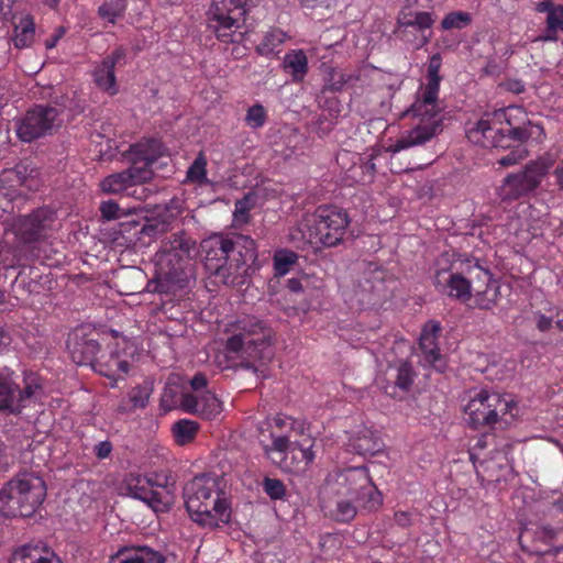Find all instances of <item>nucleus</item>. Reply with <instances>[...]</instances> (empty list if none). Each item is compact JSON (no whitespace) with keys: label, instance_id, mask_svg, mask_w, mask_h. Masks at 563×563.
<instances>
[{"label":"nucleus","instance_id":"nucleus-1","mask_svg":"<svg viewBox=\"0 0 563 563\" xmlns=\"http://www.w3.org/2000/svg\"><path fill=\"white\" fill-rule=\"evenodd\" d=\"M543 129L533 124L522 107L510 106L485 113L474 126L466 131L470 142L483 147H512L514 150L498 159L503 167L514 166L528 156V151L522 147L529 139L539 140Z\"/></svg>","mask_w":563,"mask_h":563},{"label":"nucleus","instance_id":"nucleus-2","mask_svg":"<svg viewBox=\"0 0 563 563\" xmlns=\"http://www.w3.org/2000/svg\"><path fill=\"white\" fill-rule=\"evenodd\" d=\"M325 516L340 523L351 522L358 509L376 510L383 497L365 466L334 470L328 474L319 493Z\"/></svg>","mask_w":563,"mask_h":563},{"label":"nucleus","instance_id":"nucleus-3","mask_svg":"<svg viewBox=\"0 0 563 563\" xmlns=\"http://www.w3.org/2000/svg\"><path fill=\"white\" fill-rule=\"evenodd\" d=\"M441 66L442 57L439 53L429 57L426 82L420 86L410 108L402 113L404 118L412 120V126L397 139L393 145L394 152L423 145L442 131L443 107L439 98L442 81Z\"/></svg>","mask_w":563,"mask_h":563},{"label":"nucleus","instance_id":"nucleus-4","mask_svg":"<svg viewBox=\"0 0 563 563\" xmlns=\"http://www.w3.org/2000/svg\"><path fill=\"white\" fill-rule=\"evenodd\" d=\"M203 266L209 275L227 286H242L257 258L256 242L242 234H212L200 243Z\"/></svg>","mask_w":563,"mask_h":563},{"label":"nucleus","instance_id":"nucleus-5","mask_svg":"<svg viewBox=\"0 0 563 563\" xmlns=\"http://www.w3.org/2000/svg\"><path fill=\"white\" fill-rule=\"evenodd\" d=\"M224 349L229 355L241 360L240 366L258 373L257 363L271 361L272 331L266 323L254 316H244L225 325Z\"/></svg>","mask_w":563,"mask_h":563},{"label":"nucleus","instance_id":"nucleus-6","mask_svg":"<svg viewBox=\"0 0 563 563\" xmlns=\"http://www.w3.org/2000/svg\"><path fill=\"white\" fill-rule=\"evenodd\" d=\"M184 498L187 511L199 526L213 529L230 521V503L219 478L208 474L195 476L184 487Z\"/></svg>","mask_w":563,"mask_h":563},{"label":"nucleus","instance_id":"nucleus-7","mask_svg":"<svg viewBox=\"0 0 563 563\" xmlns=\"http://www.w3.org/2000/svg\"><path fill=\"white\" fill-rule=\"evenodd\" d=\"M164 156H168L167 148L158 139H143L132 144L126 153L130 167L103 178L100 183L101 190L109 195H135L136 190L131 189L152 179L154 164Z\"/></svg>","mask_w":563,"mask_h":563},{"label":"nucleus","instance_id":"nucleus-8","mask_svg":"<svg viewBox=\"0 0 563 563\" xmlns=\"http://www.w3.org/2000/svg\"><path fill=\"white\" fill-rule=\"evenodd\" d=\"M350 222L351 219L344 209L319 206L312 214L305 217L290 231L289 236L291 242L332 247L343 241Z\"/></svg>","mask_w":563,"mask_h":563},{"label":"nucleus","instance_id":"nucleus-9","mask_svg":"<svg viewBox=\"0 0 563 563\" xmlns=\"http://www.w3.org/2000/svg\"><path fill=\"white\" fill-rule=\"evenodd\" d=\"M45 497L42 477L33 472L19 473L0 489V514L7 518L31 517Z\"/></svg>","mask_w":563,"mask_h":563},{"label":"nucleus","instance_id":"nucleus-10","mask_svg":"<svg viewBox=\"0 0 563 563\" xmlns=\"http://www.w3.org/2000/svg\"><path fill=\"white\" fill-rule=\"evenodd\" d=\"M196 242L184 231L175 232L163 240L156 253V273L147 283L146 289L153 292L167 294L180 280L183 263L188 260Z\"/></svg>","mask_w":563,"mask_h":563},{"label":"nucleus","instance_id":"nucleus-11","mask_svg":"<svg viewBox=\"0 0 563 563\" xmlns=\"http://www.w3.org/2000/svg\"><path fill=\"white\" fill-rule=\"evenodd\" d=\"M516 402L507 396L488 389H481L470 397L464 407L466 422L473 429L493 426L507 413H511Z\"/></svg>","mask_w":563,"mask_h":563},{"label":"nucleus","instance_id":"nucleus-12","mask_svg":"<svg viewBox=\"0 0 563 563\" xmlns=\"http://www.w3.org/2000/svg\"><path fill=\"white\" fill-rule=\"evenodd\" d=\"M246 0H212L210 21L216 36L223 43H240L244 33L240 30L247 13Z\"/></svg>","mask_w":563,"mask_h":563},{"label":"nucleus","instance_id":"nucleus-13","mask_svg":"<svg viewBox=\"0 0 563 563\" xmlns=\"http://www.w3.org/2000/svg\"><path fill=\"white\" fill-rule=\"evenodd\" d=\"M42 394V378L35 373H24L23 386L16 384L11 377L0 376V412L20 415Z\"/></svg>","mask_w":563,"mask_h":563},{"label":"nucleus","instance_id":"nucleus-14","mask_svg":"<svg viewBox=\"0 0 563 563\" xmlns=\"http://www.w3.org/2000/svg\"><path fill=\"white\" fill-rule=\"evenodd\" d=\"M60 112L52 106L36 104L16 123V135L22 142L30 143L51 134L62 124Z\"/></svg>","mask_w":563,"mask_h":563},{"label":"nucleus","instance_id":"nucleus-15","mask_svg":"<svg viewBox=\"0 0 563 563\" xmlns=\"http://www.w3.org/2000/svg\"><path fill=\"white\" fill-rule=\"evenodd\" d=\"M435 19L431 12L419 11L411 5H405L397 16V34L398 37L407 43H411L416 48H420L428 44L431 33L427 34Z\"/></svg>","mask_w":563,"mask_h":563},{"label":"nucleus","instance_id":"nucleus-16","mask_svg":"<svg viewBox=\"0 0 563 563\" xmlns=\"http://www.w3.org/2000/svg\"><path fill=\"white\" fill-rule=\"evenodd\" d=\"M268 427L272 443L264 445V453L272 462H280V454L290 446V438L303 435L307 423L305 419L278 413L268 421Z\"/></svg>","mask_w":563,"mask_h":563},{"label":"nucleus","instance_id":"nucleus-17","mask_svg":"<svg viewBox=\"0 0 563 563\" xmlns=\"http://www.w3.org/2000/svg\"><path fill=\"white\" fill-rule=\"evenodd\" d=\"M547 174V166L540 162H530L519 173L507 175L500 186L503 200H517L534 191Z\"/></svg>","mask_w":563,"mask_h":563},{"label":"nucleus","instance_id":"nucleus-18","mask_svg":"<svg viewBox=\"0 0 563 563\" xmlns=\"http://www.w3.org/2000/svg\"><path fill=\"white\" fill-rule=\"evenodd\" d=\"M466 263V273L474 274L476 279L472 291L475 308L481 310L493 309L500 298L499 282L493 277L489 269L482 267L477 260H467Z\"/></svg>","mask_w":563,"mask_h":563},{"label":"nucleus","instance_id":"nucleus-19","mask_svg":"<svg viewBox=\"0 0 563 563\" xmlns=\"http://www.w3.org/2000/svg\"><path fill=\"white\" fill-rule=\"evenodd\" d=\"M128 489L133 498L144 501L154 511H164L172 503L167 485L158 483L156 476L132 475L128 479Z\"/></svg>","mask_w":563,"mask_h":563},{"label":"nucleus","instance_id":"nucleus-20","mask_svg":"<svg viewBox=\"0 0 563 563\" xmlns=\"http://www.w3.org/2000/svg\"><path fill=\"white\" fill-rule=\"evenodd\" d=\"M95 331H86V328H77L69 333L66 345L71 361L77 365H90L93 367L101 351Z\"/></svg>","mask_w":563,"mask_h":563},{"label":"nucleus","instance_id":"nucleus-21","mask_svg":"<svg viewBox=\"0 0 563 563\" xmlns=\"http://www.w3.org/2000/svg\"><path fill=\"white\" fill-rule=\"evenodd\" d=\"M314 444L316 440L310 435L300 441H291L289 449L280 454L282 461L273 463L289 473L306 472L316 459Z\"/></svg>","mask_w":563,"mask_h":563},{"label":"nucleus","instance_id":"nucleus-22","mask_svg":"<svg viewBox=\"0 0 563 563\" xmlns=\"http://www.w3.org/2000/svg\"><path fill=\"white\" fill-rule=\"evenodd\" d=\"M472 274V279L463 276L460 272L440 268L435 271L433 284L435 289L446 295L449 298L466 303L472 298L473 286L476 279Z\"/></svg>","mask_w":563,"mask_h":563},{"label":"nucleus","instance_id":"nucleus-23","mask_svg":"<svg viewBox=\"0 0 563 563\" xmlns=\"http://www.w3.org/2000/svg\"><path fill=\"white\" fill-rule=\"evenodd\" d=\"M92 368L98 374L111 379L113 382L111 386L113 387L119 379L128 374L130 368L129 356L119 349L118 344L108 345L104 350L101 349Z\"/></svg>","mask_w":563,"mask_h":563},{"label":"nucleus","instance_id":"nucleus-24","mask_svg":"<svg viewBox=\"0 0 563 563\" xmlns=\"http://www.w3.org/2000/svg\"><path fill=\"white\" fill-rule=\"evenodd\" d=\"M52 220L48 209L40 208L31 214L21 218L16 225V235L23 243H34L45 233L46 222Z\"/></svg>","mask_w":563,"mask_h":563},{"label":"nucleus","instance_id":"nucleus-25","mask_svg":"<svg viewBox=\"0 0 563 563\" xmlns=\"http://www.w3.org/2000/svg\"><path fill=\"white\" fill-rule=\"evenodd\" d=\"M181 408L188 413L209 420L221 413L222 402L211 391L201 395L187 394L181 397Z\"/></svg>","mask_w":563,"mask_h":563},{"label":"nucleus","instance_id":"nucleus-26","mask_svg":"<svg viewBox=\"0 0 563 563\" xmlns=\"http://www.w3.org/2000/svg\"><path fill=\"white\" fill-rule=\"evenodd\" d=\"M109 563H166V558L147 545H122L110 555Z\"/></svg>","mask_w":563,"mask_h":563},{"label":"nucleus","instance_id":"nucleus-27","mask_svg":"<svg viewBox=\"0 0 563 563\" xmlns=\"http://www.w3.org/2000/svg\"><path fill=\"white\" fill-rule=\"evenodd\" d=\"M388 384L384 387L385 393L396 398L397 390L408 393L413 385L417 373L411 363L404 361L389 367Z\"/></svg>","mask_w":563,"mask_h":563},{"label":"nucleus","instance_id":"nucleus-28","mask_svg":"<svg viewBox=\"0 0 563 563\" xmlns=\"http://www.w3.org/2000/svg\"><path fill=\"white\" fill-rule=\"evenodd\" d=\"M288 40H290V35L287 32L277 26H269L262 32L256 41L255 52L269 59L278 57Z\"/></svg>","mask_w":563,"mask_h":563},{"label":"nucleus","instance_id":"nucleus-29","mask_svg":"<svg viewBox=\"0 0 563 563\" xmlns=\"http://www.w3.org/2000/svg\"><path fill=\"white\" fill-rule=\"evenodd\" d=\"M442 327L437 320H429L422 328L419 346L424 356V361L437 367V363L441 361V353L438 344Z\"/></svg>","mask_w":563,"mask_h":563},{"label":"nucleus","instance_id":"nucleus-30","mask_svg":"<svg viewBox=\"0 0 563 563\" xmlns=\"http://www.w3.org/2000/svg\"><path fill=\"white\" fill-rule=\"evenodd\" d=\"M36 25L31 13H22L13 23L11 42L16 49L32 47L35 42Z\"/></svg>","mask_w":563,"mask_h":563},{"label":"nucleus","instance_id":"nucleus-31","mask_svg":"<svg viewBox=\"0 0 563 563\" xmlns=\"http://www.w3.org/2000/svg\"><path fill=\"white\" fill-rule=\"evenodd\" d=\"M380 449L382 442L379 437L367 428H362L352 434L346 443V450L358 455H374Z\"/></svg>","mask_w":563,"mask_h":563},{"label":"nucleus","instance_id":"nucleus-32","mask_svg":"<svg viewBox=\"0 0 563 563\" xmlns=\"http://www.w3.org/2000/svg\"><path fill=\"white\" fill-rule=\"evenodd\" d=\"M360 79L361 75L358 71H346L344 69L330 67L324 77L321 92H341L344 89L354 87Z\"/></svg>","mask_w":563,"mask_h":563},{"label":"nucleus","instance_id":"nucleus-33","mask_svg":"<svg viewBox=\"0 0 563 563\" xmlns=\"http://www.w3.org/2000/svg\"><path fill=\"white\" fill-rule=\"evenodd\" d=\"M283 69L291 76L294 82H301L308 74V57L303 49H291L285 54Z\"/></svg>","mask_w":563,"mask_h":563},{"label":"nucleus","instance_id":"nucleus-34","mask_svg":"<svg viewBox=\"0 0 563 563\" xmlns=\"http://www.w3.org/2000/svg\"><path fill=\"white\" fill-rule=\"evenodd\" d=\"M93 79L96 85L103 91L113 96L118 92L117 78L112 62H103L95 68Z\"/></svg>","mask_w":563,"mask_h":563},{"label":"nucleus","instance_id":"nucleus-35","mask_svg":"<svg viewBox=\"0 0 563 563\" xmlns=\"http://www.w3.org/2000/svg\"><path fill=\"white\" fill-rule=\"evenodd\" d=\"M200 426L197 421L179 419L172 426V434L177 445L184 446L195 441Z\"/></svg>","mask_w":563,"mask_h":563},{"label":"nucleus","instance_id":"nucleus-36","mask_svg":"<svg viewBox=\"0 0 563 563\" xmlns=\"http://www.w3.org/2000/svg\"><path fill=\"white\" fill-rule=\"evenodd\" d=\"M128 8V0H104L97 10L100 20L114 25L124 16Z\"/></svg>","mask_w":563,"mask_h":563},{"label":"nucleus","instance_id":"nucleus-37","mask_svg":"<svg viewBox=\"0 0 563 563\" xmlns=\"http://www.w3.org/2000/svg\"><path fill=\"white\" fill-rule=\"evenodd\" d=\"M207 157L203 152H199L195 161L188 167L186 173V180L192 184H206L207 183Z\"/></svg>","mask_w":563,"mask_h":563},{"label":"nucleus","instance_id":"nucleus-38","mask_svg":"<svg viewBox=\"0 0 563 563\" xmlns=\"http://www.w3.org/2000/svg\"><path fill=\"white\" fill-rule=\"evenodd\" d=\"M274 272L276 276L286 275L298 261V255L289 250L277 251L274 255Z\"/></svg>","mask_w":563,"mask_h":563},{"label":"nucleus","instance_id":"nucleus-39","mask_svg":"<svg viewBox=\"0 0 563 563\" xmlns=\"http://www.w3.org/2000/svg\"><path fill=\"white\" fill-rule=\"evenodd\" d=\"M268 119L266 108L261 103H254L245 113L244 122L252 130L262 129Z\"/></svg>","mask_w":563,"mask_h":563},{"label":"nucleus","instance_id":"nucleus-40","mask_svg":"<svg viewBox=\"0 0 563 563\" xmlns=\"http://www.w3.org/2000/svg\"><path fill=\"white\" fill-rule=\"evenodd\" d=\"M18 558L22 560V563H62V561L54 554L51 556H43L36 549H31L29 547H23L18 551L14 560L16 561Z\"/></svg>","mask_w":563,"mask_h":563},{"label":"nucleus","instance_id":"nucleus-41","mask_svg":"<svg viewBox=\"0 0 563 563\" xmlns=\"http://www.w3.org/2000/svg\"><path fill=\"white\" fill-rule=\"evenodd\" d=\"M187 394L188 393H181L179 387L176 385H166L161 397L162 408L165 410H172L177 406L181 407V397Z\"/></svg>","mask_w":563,"mask_h":563},{"label":"nucleus","instance_id":"nucleus-42","mask_svg":"<svg viewBox=\"0 0 563 563\" xmlns=\"http://www.w3.org/2000/svg\"><path fill=\"white\" fill-rule=\"evenodd\" d=\"M471 23V15L467 12L463 11H454L448 13L442 22L441 27L443 30H451V29H463Z\"/></svg>","mask_w":563,"mask_h":563},{"label":"nucleus","instance_id":"nucleus-43","mask_svg":"<svg viewBox=\"0 0 563 563\" xmlns=\"http://www.w3.org/2000/svg\"><path fill=\"white\" fill-rule=\"evenodd\" d=\"M151 393L152 388L150 384L145 383L143 385L133 387L129 393V399L134 408H145L148 402Z\"/></svg>","mask_w":563,"mask_h":563},{"label":"nucleus","instance_id":"nucleus-44","mask_svg":"<svg viewBox=\"0 0 563 563\" xmlns=\"http://www.w3.org/2000/svg\"><path fill=\"white\" fill-rule=\"evenodd\" d=\"M262 487L265 494L273 500L283 499L286 496V486L280 479L265 477Z\"/></svg>","mask_w":563,"mask_h":563},{"label":"nucleus","instance_id":"nucleus-45","mask_svg":"<svg viewBox=\"0 0 563 563\" xmlns=\"http://www.w3.org/2000/svg\"><path fill=\"white\" fill-rule=\"evenodd\" d=\"M252 202L249 197L240 199L234 205L233 221L235 225H243L250 222Z\"/></svg>","mask_w":563,"mask_h":563},{"label":"nucleus","instance_id":"nucleus-46","mask_svg":"<svg viewBox=\"0 0 563 563\" xmlns=\"http://www.w3.org/2000/svg\"><path fill=\"white\" fill-rule=\"evenodd\" d=\"M100 213L104 220H117L122 216V210L119 205L113 200L103 201L100 205Z\"/></svg>","mask_w":563,"mask_h":563},{"label":"nucleus","instance_id":"nucleus-47","mask_svg":"<svg viewBox=\"0 0 563 563\" xmlns=\"http://www.w3.org/2000/svg\"><path fill=\"white\" fill-rule=\"evenodd\" d=\"M547 24H549L551 30H556L559 32H563V5L558 4L556 8L549 12L547 16Z\"/></svg>","mask_w":563,"mask_h":563},{"label":"nucleus","instance_id":"nucleus-48","mask_svg":"<svg viewBox=\"0 0 563 563\" xmlns=\"http://www.w3.org/2000/svg\"><path fill=\"white\" fill-rule=\"evenodd\" d=\"M533 320L536 323V328L540 332H548L549 330H551V328L553 325V317L547 316V314L542 313L541 311L533 312Z\"/></svg>","mask_w":563,"mask_h":563},{"label":"nucleus","instance_id":"nucleus-49","mask_svg":"<svg viewBox=\"0 0 563 563\" xmlns=\"http://www.w3.org/2000/svg\"><path fill=\"white\" fill-rule=\"evenodd\" d=\"M113 450V445L110 441H101L95 444L92 452L99 460L108 459Z\"/></svg>","mask_w":563,"mask_h":563},{"label":"nucleus","instance_id":"nucleus-50","mask_svg":"<svg viewBox=\"0 0 563 563\" xmlns=\"http://www.w3.org/2000/svg\"><path fill=\"white\" fill-rule=\"evenodd\" d=\"M394 520L396 525L400 528H409L412 525L411 514L408 511L398 510L394 514Z\"/></svg>","mask_w":563,"mask_h":563},{"label":"nucleus","instance_id":"nucleus-51","mask_svg":"<svg viewBox=\"0 0 563 563\" xmlns=\"http://www.w3.org/2000/svg\"><path fill=\"white\" fill-rule=\"evenodd\" d=\"M126 56V51L124 47L119 46L112 51L111 54L107 55L102 60L103 62H112V67L114 68L117 64H120Z\"/></svg>","mask_w":563,"mask_h":563},{"label":"nucleus","instance_id":"nucleus-52","mask_svg":"<svg viewBox=\"0 0 563 563\" xmlns=\"http://www.w3.org/2000/svg\"><path fill=\"white\" fill-rule=\"evenodd\" d=\"M65 27L58 26L49 37L44 42L46 49H53L58 44L59 40L65 35Z\"/></svg>","mask_w":563,"mask_h":563},{"label":"nucleus","instance_id":"nucleus-53","mask_svg":"<svg viewBox=\"0 0 563 563\" xmlns=\"http://www.w3.org/2000/svg\"><path fill=\"white\" fill-rule=\"evenodd\" d=\"M142 271L141 269H137V268H134V267H130V268H125L123 269L119 275H118V280H128V279H131V280H135V279H141L142 278Z\"/></svg>","mask_w":563,"mask_h":563},{"label":"nucleus","instance_id":"nucleus-54","mask_svg":"<svg viewBox=\"0 0 563 563\" xmlns=\"http://www.w3.org/2000/svg\"><path fill=\"white\" fill-rule=\"evenodd\" d=\"M190 385L194 390H201L207 387L208 380L203 374L198 373L190 380Z\"/></svg>","mask_w":563,"mask_h":563},{"label":"nucleus","instance_id":"nucleus-55","mask_svg":"<svg viewBox=\"0 0 563 563\" xmlns=\"http://www.w3.org/2000/svg\"><path fill=\"white\" fill-rule=\"evenodd\" d=\"M334 0H300L301 4L306 8H317V7H324L330 8L332 5V2Z\"/></svg>","mask_w":563,"mask_h":563},{"label":"nucleus","instance_id":"nucleus-56","mask_svg":"<svg viewBox=\"0 0 563 563\" xmlns=\"http://www.w3.org/2000/svg\"><path fill=\"white\" fill-rule=\"evenodd\" d=\"M556 8L555 4H553L552 0H541L536 5V11L539 13H548L552 12Z\"/></svg>","mask_w":563,"mask_h":563},{"label":"nucleus","instance_id":"nucleus-57","mask_svg":"<svg viewBox=\"0 0 563 563\" xmlns=\"http://www.w3.org/2000/svg\"><path fill=\"white\" fill-rule=\"evenodd\" d=\"M558 33L556 30H551L549 24H547L545 30L540 35V40L544 42H555L558 41Z\"/></svg>","mask_w":563,"mask_h":563},{"label":"nucleus","instance_id":"nucleus-58","mask_svg":"<svg viewBox=\"0 0 563 563\" xmlns=\"http://www.w3.org/2000/svg\"><path fill=\"white\" fill-rule=\"evenodd\" d=\"M554 176L560 190L563 191V161L554 169Z\"/></svg>","mask_w":563,"mask_h":563},{"label":"nucleus","instance_id":"nucleus-59","mask_svg":"<svg viewBox=\"0 0 563 563\" xmlns=\"http://www.w3.org/2000/svg\"><path fill=\"white\" fill-rule=\"evenodd\" d=\"M287 288L292 292H299L302 290V284L298 278H290L287 282Z\"/></svg>","mask_w":563,"mask_h":563},{"label":"nucleus","instance_id":"nucleus-60","mask_svg":"<svg viewBox=\"0 0 563 563\" xmlns=\"http://www.w3.org/2000/svg\"><path fill=\"white\" fill-rule=\"evenodd\" d=\"M555 316V327L558 328L559 331L563 332V308L558 309Z\"/></svg>","mask_w":563,"mask_h":563},{"label":"nucleus","instance_id":"nucleus-61","mask_svg":"<svg viewBox=\"0 0 563 563\" xmlns=\"http://www.w3.org/2000/svg\"><path fill=\"white\" fill-rule=\"evenodd\" d=\"M139 291V286H134V285H125L124 286V289L121 290V294H124V295H132V294H135Z\"/></svg>","mask_w":563,"mask_h":563},{"label":"nucleus","instance_id":"nucleus-62","mask_svg":"<svg viewBox=\"0 0 563 563\" xmlns=\"http://www.w3.org/2000/svg\"><path fill=\"white\" fill-rule=\"evenodd\" d=\"M489 438L488 434H484L481 439H478L477 443L475 444L476 448L484 449L487 445V439Z\"/></svg>","mask_w":563,"mask_h":563},{"label":"nucleus","instance_id":"nucleus-63","mask_svg":"<svg viewBox=\"0 0 563 563\" xmlns=\"http://www.w3.org/2000/svg\"><path fill=\"white\" fill-rule=\"evenodd\" d=\"M60 0H43V3L51 9H57Z\"/></svg>","mask_w":563,"mask_h":563},{"label":"nucleus","instance_id":"nucleus-64","mask_svg":"<svg viewBox=\"0 0 563 563\" xmlns=\"http://www.w3.org/2000/svg\"><path fill=\"white\" fill-rule=\"evenodd\" d=\"M232 54L234 55L235 58H239L240 56L243 55L240 47L234 48L232 51Z\"/></svg>","mask_w":563,"mask_h":563}]
</instances>
